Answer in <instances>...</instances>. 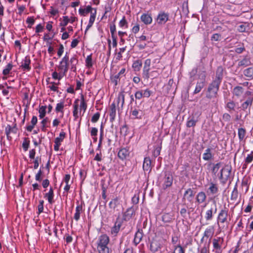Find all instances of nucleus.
Returning <instances> with one entry per match:
<instances>
[{
  "mask_svg": "<svg viewBox=\"0 0 253 253\" xmlns=\"http://www.w3.org/2000/svg\"><path fill=\"white\" fill-rule=\"evenodd\" d=\"M230 220V217L229 214V210L226 207L225 205L224 207L221 209L218 214L217 217V222L219 225V223L223 224L225 223H228Z\"/></svg>",
  "mask_w": 253,
  "mask_h": 253,
  "instance_id": "obj_4",
  "label": "nucleus"
},
{
  "mask_svg": "<svg viewBox=\"0 0 253 253\" xmlns=\"http://www.w3.org/2000/svg\"><path fill=\"white\" fill-rule=\"evenodd\" d=\"M131 115L136 119H141L142 117V111H140L139 112L137 109H135L131 112Z\"/></svg>",
  "mask_w": 253,
  "mask_h": 253,
  "instance_id": "obj_53",
  "label": "nucleus"
},
{
  "mask_svg": "<svg viewBox=\"0 0 253 253\" xmlns=\"http://www.w3.org/2000/svg\"><path fill=\"white\" fill-rule=\"evenodd\" d=\"M243 74L245 77L248 78V80L253 79V66L245 69Z\"/></svg>",
  "mask_w": 253,
  "mask_h": 253,
  "instance_id": "obj_31",
  "label": "nucleus"
},
{
  "mask_svg": "<svg viewBox=\"0 0 253 253\" xmlns=\"http://www.w3.org/2000/svg\"><path fill=\"white\" fill-rule=\"evenodd\" d=\"M207 199V196L206 193L203 191L199 192L196 197V201L198 205L204 203L206 202Z\"/></svg>",
  "mask_w": 253,
  "mask_h": 253,
  "instance_id": "obj_20",
  "label": "nucleus"
},
{
  "mask_svg": "<svg viewBox=\"0 0 253 253\" xmlns=\"http://www.w3.org/2000/svg\"><path fill=\"white\" fill-rule=\"evenodd\" d=\"M253 160V151H252L250 154H248L245 160V163L243 165V168H246V166L251 163Z\"/></svg>",
  "mask_w": 253,
  "mask_h": 253,
  "instance_id": "obj_45",
  "label": "nucleus"
},
{
  "mask_svg": "<svg viewBox=\"0 0 253 253\" xmlns=\"http://www.w3.org/2000/svg\"><path fill=\"white\" fill-rule=\"evenodd\" d=\"M120 27L123 28L125 27L126 28L128 27V23L126 19L125 16H123V18L120 20L119 23Z\"/></svg>",
  "mask_w": 253,
  "mask_h": 253,
  "instance_id": "obj_54",
  "label": "nucleus"
},
{
  "mask_svg": "<svg viewBox=\"0 0 253 253\" xmlns=\"http://www.w3.org/2000/svg\"><path fill=\"white\" fill-rule=\"evenodd\" d=\"M253 97H249L248 99L241 104L242 109L245 111L248 108L250 107L253 103Z\"/></svg>",
  "mask_w": 253,
  "mask_h": 253,
  "instance_id": "obj_32",
  "label": "nucleus"
},
{
  "mask_svg": "<svg viewBox=\"0 0 253 253\" xmlns=\"http://www.w3.org/2000/svg\"><path fill=\"white\" fill-rule=\"evenodd\" d=\"M236 107V104L233 100H230L226 105V108L228 111H234Z\"/></svg>",
  "mask_w": 253,
  "mask_h": 253,
  "instance_id": "obj_47",
  "label": "nucleus"
},
{
  "mask_svg": "<svg viewBox=\"0 0 253 253\" xmlns=\"http://www.w3.org/2000/svg\"><path fill=\"white\" fill-rule=\"evenodd\" d=\"M173 180V176L170 172H165V175L161 181L163 189L165 190L170 187L172 184Z\"/></svg>",
  "mask_w": 253,
  "mask_h": 253,
  "instance_id": "obj_6",
  "label": "nucleus"
},
{
  "mask_svg": "<svg viewBox=\"0 0 253 253\" xmlns=\"http://www.w3.org/2000/svg\"><path fill=\"white\" fill-rule=\"evenodd\" d=\"M16 124H14L13 126H10L8 125L5 128V133L6 134V136L7 139L9 140L11 139V137L10 136V134L11 132L16 133L17 131V128L16 127Z\"/></svg>",
  "mask_w": 253,
  "mask_h": 253,
  "instance_id": "obj_18",
  "label": "nucleus"
},
{
  "mask_svg": "<svg viewBox=\"0 0 253 253\" xmlns=\"http://www.w3.org/2000/svg\"><path fill=\"white\" fill-rule=\"evenodd\" d=\"M78 101H79V99H76L74 103V105H73V108H74V110H73V116L74 117V119L75 120H77V119H78L79 116V114H78V108H79V105H78Z\"/></svg>",
  "mask_w": 253,
  "mask_h": 253,
  "instance_id": "obj_38",
  "label": "nucleus"
},
{
  "mask_svg": "<svg viewBox=\"0 0 253 253\" xmlns=\"http://www.w3.org/2000/svg\"><path fill=\"white\" fill-rule=\"evenodd\" d=\"M244 89L243 87L241 86H236L233 89L232 92L234 96L238 98L242 96L244 92Z\"/></svg>",
  "mask_w": 253,
  "mask_h": 253,
  "instance_id": "obj_27",
  "label": "nucleus"
},
{
  "mask_svg": "<svg viewBox=\"0 0 253 253\" xmlns=\"http://www.w3.org/2000/svg\"><path fill=\"white\" fill-rule=\"evenodd\" d=\"M224 242L223 237H217L212 240L213 248L222 249V245Z\"/></svg>",
  "mask_w": 253,
  "mask_h": 253,
  "instance_id": "obj_22",
  "label": "nucleus"
},
{
  "mask_svg": "<svg viewBox=\"0 0 253 253\" xmlns=\"http://www.w3.org/2000/svg\"><path fill=\"white\" fill-rule=\"evenodd\" d=\"M151 60L150 58L146 59L144 62V65L142 69V77L145 80H148L149 78L154 79L156 78L159 75L157 70H153L151 71Z\"/></svg>",
  "mask_w": 253,
  "mask_h": 253,
  "instance_id": "obj_3",
  "label": "nucleus"
},
{
  "mask_svg": "<svg viewBox=\"0 0 253 253\" xmlns=\"http://www.w3.org/2000/svg\"><path fill=\"white\" fill-rule=\"evenodd\" d=\"M12 67H13V65H12V64L8 63L6 67L4 69H3L2 74L4 75H7L8 74H9L10 71L12 68Z\"/></svg>",
  "mask_w": 253,
  "mask_h": 253,
  "instance_id": "obj_56",
  "label": "nucleus"
},
{
  "mask_svg": "<svg viewBox=\"0 0 253 253\" xmlns=\"http://www.w3.org/2000/svg\"><path fill=\"white\" fill-rule=\"evenodd\" d=\"M152 162L149 157H145L143 164V169L145 171L150 173L151 171L152 166Z\"/></svg>",
  "mask_w": 253,
  "mask_h": 253,
  "instance_id": "obj_17",
  "label": "nucleus"
},
{
  "mask_svg": "<svg viewBox=\"0 0 253 253\" xmlns=\"http://www.w3.org/2000/svg\"><path fill=\"white\" fill-rule=\"evenodd\" d=\"M116 115V104L113 102L110 106V112H109V116H110V121L111 122H114L115 119Z\"/></svg>",
  "mask_w": 253,
  "mask_h": 253,
  "instance_id": "obj_21",
  "label": "nucleus"
},
{
  "mask_svg": "<svg viewBox=\"0 0 253 253\" xmlns=\"http://www.w3.org/2000/svg\"><path fill=\"white\" fill-rule=\"evenodd\" d=\"M81 110H83L84 112L87 108V104L85 102L84 97L83 95H81V102L80 104Z\"/></svg>",
  "mask_w": 253,
  "mask_h": 253,
  "instance_id": "obj_55",
  "label": "nucleus"
},
{
  "mask_svg": "<svg viewBox=\"0 0 253 253\" xmlns=\"http://www.w3.org/2000/svg\"><path fill=\"white\" fill-rule=\"evenodd\" d=\"M213 217L212 209H211L207 211L205 215V218L206 220L209 221L212 219Z\"/></svg>",
  "mask_w": 253,
  "mask_h": 253,
  "instance_id": "obj_52",
  "label": "nucleus"
},
{
  "mask_svg": "<svg viewBox=\"0 0 253 253\" xmlns=\"http://www.w3.org/2000/svg\"><path fill=\"white\" fill-rule=\"evenodd\" d=\"M197 122V121L195 120L194 117H192L191 118H188L186 123V126L188 127L195 126H196Z\"/></svg>",
  "mask_w": 253,
  "mask_h": 253,
  "instance_id": "obj_50",
  "label": "nucleus"
},
{
  "mask_svg": "<svg viewBox=\"0 0 253 253\" xmlns=\"http://www.w3.org/2000/svg\"><path fill=\"white\" fill-rule=\"evenodd\" d=\"M221 163L219 162L216 164L210 163L208 164V167L211 168V170L212 174L215 175L217 171H218L220 166Z\"/></svg>",
  "mask_w": 253,
  "mask_h": 253,
  "instance_id": "obj_24",
  "label": "nucleus"
},
{
  "mask_svg": "<svg viewBox=\"0 0 253 253\" xmlns=\"http://www.w3.org/2000/svg\"><path fill=\"white\" fill-rule=\"evenodd\" d=\"M64 102H60L56 104L55 111L56 113H61L62 114L61 117H63L64 114Z\"/></svg>",
  "mask_w": 253,
  "mask_h": 253,
  "instance_id": "obj_40",
  "label": "nucleus"
},
{
  "mask_svg": "<svg viewBox=\"0 0 253 253\" xmlns=\"http://www.w3.org/2000/svg\"><path fill=\"white\" fill-rule=\"evenodd\" d=\"M211 148H208L206 149L205 152L203 154V159L206 161L212 160L214 158V154L212 153Z\"/></svg>",
  "mask_w": 253,
  "mask_h": 253,
  "instance_id": "obj_19",
  "label": "nucleus"
},
{
  "mask_svg": "<svg viewBox=\"0 0 253 253\" xmlns=\"http://www.w3.org/2000/svg\"><path fill=\"white\" fill-rule=\"evenodd\" d=\"M122 223L123 220L122 219L120 218V216H119L116 219V221L114 225L111 228V234L115 236H116L120 230V228L122 225Z\"/></svg>",
  "mask_w": 253,
  "mask_h": 253,
  "instance_id": "obj_10",
  "label": "nucleus"
},
{
  "mask_svg": "<svg viewBox=\"0 0 253 253\" xmlns=\"http://www.w3.org/2000/svg\"><path fill=\"white\" fill-rule=\"evenodd\" d=\"M169 14L164 11L160 12L157 16V21L159 24H164L169 20Z\"/></svg>",
  "mask_w": 253,
  "mask_h": 253,
  "instance_id": "obj_11",
  "label": "nucleus"
},
{
  "mask_svg": "<svg viewBox=\"0 0 253 253\" xmlns=\"http://www.w3.org/2000/svg\"><path fill=\"white\" fill-rule=\"evenodd\" d=\"M205 86V82L202 81L198 82L196 84L195 89L194 91V94L199 93Z\"/></svg>",
  "mask_w": 253,
  "mask_h": 253,
  "instance_id": "obj_41",
  "label": "nucleus"
},
{
  "mask_svg": "<svg viewBox=\"0 0 253 253\" xmlns=\"http://www.w3.org/2000/svg\"><path fill=\"white\" fill-rule=\"evenodd\" d=\"M241 186L242 189L245 188V192L249 190V180L247 178H244L242 181Z\"/></svg>",
  "mask_w": 253,
  "mask_h": 253,
  "instance_id": "obj_49",
  "label": "nucleus"
},
{
  "mask_svg": "<svg viewBox=\"0 0 253 253\" xmlns=\"http://www.w3.org/2000/svg\"><path fill=\"white\" fill-rule=\"evenodd\" d=\"M65 132L62 130L59 134V136L55 139L54 143L61 144V143L63 141V139L65 137Z\"/></svg>",
  "mask_w": 253,
  "mask_h": 253,
  "instance_id": "obj_43",
  "label": "nucleus"
},
{
  "mask_svg": "<svg viewBox=\"0 0 253 253\" xmlns=\"http://www.w3.org/2000/svg\"><path fill=\"white\" fill-rule=\"evenodd\" d=\"M214 233V228L213 226H210L209 227L207 228L204 233L203 236L201 240V242H203L204 240V238H206L208 239L209 238H211L212 237Z\"/></svg>",
  "mask_w": 253,
  "mask_h": 253,
  "instance_id": "obj_14",
  "label": "nucleus"
},
{
  "mask_svg": "<svg viewBox=\"0 0 253 253\" xmlns=\"http://www.w3.org/2000/svg\"><path fill=\"white\" fill-rule=\"evenodd\" d=\"M42 168L43 169V165L41 167L40 170L38 171V173L36 174L35 179L37 181H41L42 180V175L43 173V171L42 170Z\"/></svg>",
  "mask_w": 253,
  "mask_h": 253,
  "instance_id": "obj_57",
  "label": "nucleus"
},
{
  "mask_svg": "<svg viewBox=\"0 0 253 253\" xmlns=\"http://www.w3.org/2000/svg\"><path fill=\"white\" fill-rule=\"evenodd\" d=\"M47 107L46 106H40V109L39 110V117L40 119L43 118L46 114V109Z\"/></svg>",
  "mask_w": 253,
  "mask_h": 253,
  "instance_id": "obj_48",
  "label": "nucleus"
},
{
  "mask_svg": "<svg viewBox=\"0 0 253 253\" xmlns=\"http://www.w3.org/2000/svg\"><path fill=\"white\" fill-rule=\"evenodd\" d=\"M30 63L31 60L30 57L27 56L22 61L21 67L24 71H29L31 69V67L30 66Z\"/></svg>",
  "mask_w": 253,
  "mask_h": 253,
  "instance_id": "obj_23",
  "label": "nucleus"
},
{
  "mask_svg": "<svg viewBox=\"0 0 253 253\" xmlns=\"http://www.w3.org/2000/svg\"><path fill=\"white\" fill-rule=\"evenodd\" d=\"M246 129L244 128H239L238 130V135L239 136V138L240 141L243 140L246 135Z\"/></svg>",
  "mask_w": 253,
  "mask_h": 253,
  "instance_id": "obj_44",
  "label": "nucleus"
},
{
  "mask_svg": "<svg viewBox=\"0 0 253 253\" xmlns=\"http://www.w3.org/2000/svg\"><path fill=\"white\" fill-rule=\"evenodd\" d=\"M71 66V70L74 72H76V65L78 63V60L75 56L72 57L70 60Z\"/></svg>",
  "mask_w": 253,
  "mask_h": 253,
  "instance_id": "obj_36",
  "label": "nucleus"
},
{
  "mask_svg": "<svg viewBox=\"0 0 253 253\" xmlns=\"http://www.w3.org/2000/svg\"><path fill=\"white\" fill-rule=\"evenodd\" d=\"M208 190L210 191L211 194L212 195L217 194L218 192L217 184L213 182H211L209 184Z\"/></svg>",
  "mask_w": 253,
  "mask_h": 253,
  "instance_id": "obj_35",
  "label": "nucleus"
},
{
  "mask_svg": "<svg viewBox=\"0 0 253 253\" xmlns=\"http://www.w3.org/2000/svg\"><path fill=\"white\" fill-rule=\"evenodd\" d=\"M141 21L145 25H149L152 22V18L150 14L143 13L140 17Z\"/></svg>",
  "mask_w": 253,
  "mask_h": 253,
  "instance_id": "obj_26",
  "label": "nucleus"
},
{
  "mask_svg": "<svg viewBox=\"0 0 253 253\" xmlns=\"http://www.w3.org/2000/svg\"><path fill=\"white\" fill-rule=\"evenodd\" d=\"M143 237V231L142 229H138L136 232L134 240L133 243L136 246L142 240Z\"/></svg>",
  "mask_w": 253,
  "mask_h": 253,
  "instance_id": "obj_25",
  "label": "nucleus"
},
{
  "mask_svg": "<svg viewBox=\"0 0 253 253\" xmlns=\"http://www.w3.org/2000/svg\"><path fill=\"white\" fill-rule=\"evenodd\" d=\"M121 197L116 196L113 198L109 203V206L110 208L115 209L119 205H120Z\"/></svg>",
  "mask_w": 253,
  "mask_h": 253,
  "instance_id": "obj_30",
  "label": "nucleus"
},
{
  "mask_svg": "<svg viewBox=\"0 0 253 253\" xmlns=\"http://www.w3.org/2000/svg\"><path fill=\"white\" fill-rule=\"evenodd\" d=\"M129 155V149L128 147L121 148L118 153V157L122 160H125Z\"/></svg>",
  "mask_w": 253,
  "mask_h": 253,
  "instance_id": "obj_12",
  "label": "nucleus"
},
{
  "mask_svg": "<svg viewBox=\"0 0 253 253\" xmlns=\"http://www.w3.org/2000/svg\"><path fill=\"white\" fill-rule=\"evenodd\" d=\"M173 252L172 253H185V250L181 245L178 244L173 246Z\"/></svg>",
  "mask_w": 253,
  "mask_h": 253,
  "instance_id": "obj_46",
  "label": "nucleus"
},
{
  "mask_svg": "<svg viewBox=\"0 0 253 253\" xmlns=\"http://www.w3.org/2000/svg\"><path fill=\"white\" fill-rule=\"evenodd\" d=\"M252 64L250 58L245 56L242 60L240 61L238 63L239 66L247 67Z\"/></svg>",
  "mask_w": 253,
  "mask_h": 253,
  "instance_id": "obj_34",
  "label": "nucleus"
},
{
  "mask_svg": "<svg viewBox=\"0 0 253 253\" xmlns=\"http://www.w3.org/2000/svg\"><path fill=\"white\" fill-rule=\"evenodd\" d=\"M194 196V191L191 188H189L184 192L182 200L184 201H187L189 203H192Z\"/></svg>",
  "mask_w": 253,
  "mask_h": 253,
  "instance_id": "obj_9",
  "label": "nucleus"
},
{
  "mask_svg": "<svg viewBox=\"0 0 253 253\" xmlns=\"http://www.w3.org/2000/svg\"><path fill=\"white\" fill-rule=\"evenodd\" d=\"M231 172V169L229 166H225L220 171L219 178L223 183H226L230 178Z\"/></svg>",
  "mask_w": 253,
  "mask_h": 253,
  "instance_id": "obj_7",
  "label": "nucleus"
},
{
  "mask_svg": "<svg viewBox=\"0 0 253 253\" xmlns=\"http://www.w3.org/2000/svg\"><path fill=\"white\" fill-rule=\"evenodd\" d=\"M238 197V191L237 189V183L235 184L234 189L232 192L231 195V200L235 201L237 199Z\"/></svg>",
  "mask_w": 253,
  "mask_h": 253,
  "instance_id": "obj_42",
  "label": "nucleus"
},
{
  "mask_svg": "<svg viewBox=\"0 0 253 253\" xmlns=\"http://www.w3.org/2000/svg\"><path fill=\"white\" fill-rule=\"evenodd\" d=\"M100 117V113L99 112H97L95 113L93 116L92 117V118L91 119V121L92 123H96L98 121Z\"/></svg>",
  "mask_w": 253,
  "mask_h": 253,
  "instance_id": "obj_64",
  "label": "nucleus"
},
{
  "mask_svg": "<svg viewBox=\"0 0 253 253\" xmlns=\"http://www.w3.org/2000/svg\"><path fill=\"white\" fill-rule=\"evenodd\" d=\"M44 197L47 198L48 202L50 204H52L54 202L53 200L54 192L52 187H50L49 191L45 194Z\"/></svg>",
  "mask_w": 253,
  "mask_h": 253,
  "instance_id": "obj_28",
  "label": "nucleus"
},
{
  "mask_svg": "<svg viewBox=\"0 0 253 253\" xmlns=\"http://www.w3.org/2000/svg\"><path fill=\"white\" fill-rule=\"evenodd\" d=\"M152 93V91L149 88H146L144 90H142L143 97L148 98L151 95Z\"/></svg>",
  "mask_w": 253,
  "mask_h": 253,
  "instance_id": "obj_60",
  "label": "nucleus"
},
{
  "mask_svg": "<svg viewBox=\"0 0 253 253\" xmlns=\"http://www.w3.org/2000/svg\"><path fill=\"white\" fill-rule=\"evenodd\" d=\"M135 211L133 207L128 208L123 213V220L125 221L129 220L135 214Z\"/></svg>",
  "mask_w": 253,
  "mask_h": 253,
  "instance_id": "obj_13",
  "label": "nucleus"
},
{
  "mask_svg": "<svg viewBox=\"0 0 253 253\" xmlns=\"http://www.w3.org/2000/svg\"><path fill=\"white\" fill-rule=\"evenodd\" d=\"M110 238L106 234L100 235L97 241V250L98 253H111L108 245Z\"/></svg>",
  "mask_w": 253,
  "mask_h": 253,
  "instance_id": "obj_2",
  "label": "nucleus"
},
{
  "mask_svg": "<svg viewBox=\"0 0 253 253\" xmlns=\"http://www.w3.org/2000/svg\"><path fill=\"white\" fill-rule=\"evenodd\" d=\"M37 117L35 116H33L31 121V125L27 126L26 130L29 132H31L35 125L37 124Z\"/></svg>",
  "mask_w": 253,
  "mask_h": 253,
  "instance_id": "obj_37",
  "label": "nucleus"
},
{
  "mask_svg": "<svg viewBox=\"0 0 253 253\" xmlns=\"http://www.w3.org/2000/svg\"><path fill=\"white\" fill-rule=\"evenodd\" d=\"M142 61L140 60H136L134 61L132 64V67L134 71H139L142 67Z\"/></svg>",
  "mask_w": 253,
  "mask_h": 253,
  "instance_id": "obj_39",
  "label": "nucleus"
},
{
  "mask_svg": "<svg viewBox=\"0 0 253 253\" xmlns=\"http://www.w3.org/2000/svg\"><path fill=\"white\" fill-rule=\"evenodd\" d=\"M162 247V245L160 240L157 239H153L150 242L149 249L151 252L155 253L160 251Z\"/></svg>",
  "mask_w": 253,
  "mask_h": 253,
  "instance_id": "obj_8",
  "label": "nucleus"
},
{
  "mask_svg": "<svg viewBox=\"0 0 253 253\" xmlns=\"http://www.w3.org/2000/svg\"><path fill=\"white\" fill-rule=\"evenodd\" d=\"M134 96L135 99L139 100L141 99L142 97H143L142 90L136 91L134 94Z\"/></svg>",
  "mask_w": 253,
  "mask_h": 253,
  "instance_id": "obj_63",
  "label": "nucleus"
},
{
  "mask_svg": "<svg viewBox=\"0 0 253 253\" xmlns=\"http://www.w3.org/2000/svg\"><path fill=\"white\" fill-rule=\"evenodd\" d=\"M58 68L60 72V78H63L66 75L69 68V56L67 53L60 62Z\"/></svg>",
  "mask_w": 253,
  "mask_h": 253,
  "instance_id": "obj_5",
  "label": "nucleus"
},
{
  "mask_svg": "<svg viewBox=\"0 0 253 253\" xmlns=\"http://www.w3.org/2000/svg\"><path fill=\"white\" fill-rule=\"evenodd\" d=\"M126 69L122 68L117 75L111 77V82L116 86L120 81L121 76L124 75Z\"/></svg>",
  "mask_w": 253,
  "mask_h": 253,
  "instance_id": "obj_16",
  "label": "nucleus"
},
{
  "mask_svg": "<svg viewBox=\"0 0 253 253\" xmlns=\"http://www.w3.org/2000/svg\"><path fill=\"white\" fill-rule=\"evenodd\" d=\"M77 206L76 208L75 213L74 214V218L76 221H78L80 218V214L83 211V205H84V202H82L80 204L79 201L77 202Z\"/></svg>",
  "mask_w": 253,
  "mask_h": 253,
  "instance_id": "obj_15",
  "label": "nucleus"
},
{
  "mask_svg": "<svg viewBox=\"0 0 253 253\" xmlns=\"http://www.w3.org/2000/svg\"><path fill=\"white\" fill-rule=\"evenodd\" d=\"M221 37V36L220 34L215 33L212 35L211 37V41L217 42L220 40Z\"/></svg>",
  "mask_w": 253,
  "mask_h": 253,
  "instance_id": "obj_61",
  "label": "nucleus"
},
{
  "mask_svg": "<svg viewBox=\"0 0 253 253\" xmlns=\"http://www.w3.org/2000/svg\"><path fill=\"white\" fill-rule=\"evenodd\" d=\"M43 203L44 201L43 200H41L39 202V204L38 205V214H40L41 213L43 212Z\"/></svg>",
  "mask_w": 253,
  "mask_h": 253,
  "instance_id": "obj_62",
  "label": "nucleus"
},
{
  "mask_svg": "<svg viewBox=\"0 0 253 253\" xmlns=\"http://www.w3.org/2000/svg\"><path fill=\"white\" fill-rule=\"evenodd\" d=\"M30 145V141L28 140V138H25L22 144V147L25 151L28 150Z\"/></svg>",
  "mask_w": 253,
  "mask_h": 253,
  "instance_id": "obj_58",
  "label": "nucleus"
},
{
  "mask_svg": "<svg viewBox=\"0 0 253 253\" xmlns=\"http://www.w3.org/2000/svg\"><path fill=\"white\" fill-rule=\"evenodd\" d=\"M125 91H122L120 92L118 94V97L117 99V102L118 105H119L120 103H121V107L122 108H123L124 105L125 104Z\"/></svg>",
  "mask_w": 253,
  "mask_h": 253,
  "instance_id": "obj_33",
  "label": "nucleus"
},
{
  "mask_svg": "<svg viewBox=\"0 0 253 253\" xmlns=\"http://www.w3.org/2000/svg\"><path fill=\"white\" fill-rule=\"evenodd\" d=\"M126 48V46L120 48L119 51L117 53L116 60H117V61H119L122 59V58L123 57L122 53L125 51Z\"/></svg>",
  "mask_w": 253,
  "mask_h": 253,
  "instance_id": "obj_51",
  "label": "nucleus"
},
{
  "mask_svg": "<svg viewBox=\"0 0 253 253\" xmlns=\"http://www.w3.org/2000/svg\"><path fill=\"white\" fill-rule=\"evenodd\" d=\"M86 66L89 68L92 67V56L91 54L88 55L85 59Z\"/></svg>",
  "mask_w": 253,
  "mask_h": 253,
  "instance_id": "obj_59",
  "label": "nucleus"
},
{
  "mask_svg": "<svg viewBox=\"0 0 253 253\" xmlns=\"http://www.w3.org/2000/svg\"><path fill=\"white\" fill-rule=\"evenodd\" d=\"M63 21L60 23V25L63 27L66 26L69 22L73 23L77 20V18L76 17H71L69 18L68 16H63Z\"/></svg>",
  "mask_w": 253,
  "mask_h": 253,
  "instance_id": "obj_29",
  "label": "nucleus"
},
{
  "mask_svg": "<svg viewBox=\"0 0 253 253\" xmlns=\"http://www.w3.org/2000/svg\"><path fill=\"white\" fill-rule=\"evenodd\" d=\"M224 69L221 66L217 67L215 78L208 86L206 90V97L211 100L218 97L219 87L223 78Z\"/></svg>",
  "mask_w": 253,
  "mask_h": 253,
  "instance_id": "obj_1",
  "label": "nucleus"
}]
</instances>
